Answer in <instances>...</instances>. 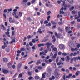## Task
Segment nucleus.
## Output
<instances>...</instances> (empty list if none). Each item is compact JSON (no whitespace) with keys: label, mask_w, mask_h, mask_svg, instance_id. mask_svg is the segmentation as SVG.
<instances>
[{"label":"nucleus","mask_w":80,"mask_h":80,"mask_svg":"<svg viewBox=\"0 0 80 80\" xmlns=\"http://www.w3.org/2000/svg\"><path fill=\"white\" fill-rule=\"evenodd\" d=\"M7 14L8 15H11V12H10V11H8L7 12Z\"/></svg>","instance_id":"nucleus-39"},{"label":"nucleus","mask_w":80,"mask_h":80,"mask_svg":"<svg viewBox=\"0 0 80 80\" xmlns=\"http://www.w3.org/2000/svg\"><path fill=\"white\" fill-rule=\"evenodd\" d=\"M51 75V72H49L48 73L47 76L48 77H50Z\"/></svg>","instance_id":"nucleus-38"},{"label":"nucleus","mask_w":80,"mask_h":80,"mask_svg":"<svg viewBox=\"0 0 80 80\" xmlns=\"http://www.w3.org/2000/svg\"><path fill=\"white\" fill-rule=\"evenodd\" d=\"M3 15L4 18H7V16H6V14H5V13H3Z\"/></svg>","instance_id":"nucleus-47"},{"label":"nucleus","mask_w":80,"mask_h":80,"mask_svg":"<svg viewBox=\"0 0 80 80\" xmlns=\"http://www.w3.org/2000/svg\"><path fill=\"white\" fill-rule=\"evenodd\" d=\"M22 62H20L18 64V68H20L22 67Z\"/></svg>","instance_id":"nucleus-11"},{"label":"nucleus","mask_w":80,"mask_h":80,"mask_svg":"<svg viewBox=\"0 0 80 80\" xmlns=\"http://www.w3.org/2000/svg\"><path fill=\"white\" fill-rule=\"evenodd\" d=\"M66 32H68V30H70V27H67L66 28Z\"/></svg>","instance_id":"nucleus-24"},{"label":"nucleus","mask_w":80,"mask_h":80,"mask_svg":"<svg viewBox=\"0 0 80 80\" xmlns=\"http://www.w3.org/2000/svg\"><path fill=\"white\" fill-rule=\"evenodd\" d=\"M12 19H13V18H9V21L11 23H14L15 22V20Z\"/></svg>","instance_id":"nucleus-6"},{"label":"nucleus","mask_w":80,"mask_h":80,"mask_svg":"<svg viewBox=\"0 0 80 80\" xmlns=\"http://www.w3.org/2000/svg\"><path fill=\"white\" fill-rule=\"evenodd\" d=\"M57 53H55L54 56H52V58L54 59H55L56 58V57H57Z\"/></svg>","instance_id":"nucleus-20"},{"label":"nucleus","mask_w":80,"mask_h":80,"mask_svg":"<svg viewBox=\"0 0 80 80\" xmlns=\"http://www.w3.org/2000/svg\"><path fill=\"white\" fill-rule=\"evenodd\" d=\"M80 73V71H78L76 73V76H78V75H79V73Z\"/></svg>","instance_id":"nucleus-27"},{"label":"nucleus","mask_w":80,"mask_h":80,"mask_svg":"<svg viewBox=\"0 0 80 80\" xmlns=\"http://www.w3.org/2000/svg\"><path fill=\"white\" fill-rule=\"evenodd\" d=\"M52 50L54 52H55L56 53H57L58 52V50H57V48H54Z\"/></svg>","instance_id":"nucleus-14"},{"label":"nucleus","mask_w":80,"mask_h":80,"mask_svg":"<svg viewBox=\"0 0 80 80\" xmlns=\"http://www.w3.org/2000/svg\"><path fill=\"white\" fill-rule=\"evenodd\" d=\"M70 57L68 56H67L66 57V60L67 62H69V61L70 60Z\"/></svg>","instance_id":"nucleus-9"},{"label":"nucleus","mask_w":80,"mask_h":80,"mask_svg":"<svg viewBox=\"0 0 80 80\" xmlns=\"http://www.w3.org/2000/svg\"><path fill=\"white\" fill-rule=\"evenodd\" d=\"M6 51H7V52H9V51H10V49H9V48H7L6 49Z\"/></svg>","instance_id":"nucleus-53"},{"label":"nucleus","mask_w":80,"mask_h":80,"mask_svg":"<svg viewBox=\"0 0 80 80\" xmlns=\"http://www.w3.org/2000/svg\"><path fill=\"white\" fill-rule=\"evenodd\" d=\"M4 45L2 46V49H4L5 48V47H7V45L6 44L5 42H4Z\"/></svg>","instance_id":"nucleus-12"},{"label":"nucleus","mask_w":80,"mask_h":80,"mask_svg":"<svg viewBox=\"0 0 80 80\" xmlns=\"http://www.w3.org/2000/svg\"><path fill=\"white\" fill-rule=\"evenodd\" d=\"M8 10L9 12H11V11H12V8L8 9Z\"/></svg>","instance_id":"nucleus-50"},{"label":"nucleus","mask_w":80,"mask_h":80,"mask_svg":"<svg viewBox=\"0 0 80 80\" xmlns=\"http://www.w3.org/2000/svg\"><path fill=\"white\" fill-rule=\"evenodd\" d=\"M2 71H3L4 74H7V73H8L9 72L8 70H2Z\"/></svg>","instance_id":"nucleus-10"},{"label":"nucleus","mask_w":80,"mask_h":80,"mask_svg":"<svg viewBox=\"0 0 80 80\" xmlns=\"http://www.w3.org/2000/svg\"><path fill=\"white\" fill-rule=\"evenodd\" d=\"M36 46V45H35L34 46H33L32 47V49L33 50H35V47Z\"/></svg>","instance_id":"nucleus-51"},{"label":"nucleus","mask_w":80,"mask_h":80,"mask_svg":"<svg viewBox=\"0 0 80 80\" xmlns=\"http://www.w3.org/2000/svg\"><path fill=\"white\" fill-rule=\"evenodd\" d=\"M14 42H15V40L12 39V41L9 42V43L10 44H13V43H14Z\"/></svg>","instance_id":"nucleus-18"},{"label":"nucleus","mask_w":80,"mask_h":80,"mask_svg":"<svg viewBox=\"0 0 80 80\" xmlns=\"http://www.w3.org/2000/svg\"><path fill=\"white\" fill-rule=\"evenodd\" d=\"M73 9H74V7L73 6L72 7H71V8L70 9V10L71 11H72V10H73Z\"/></svg>","instance_id":"nucleus-42"},{"label":"nucleus","mask_w":80,"mask_h":80,"mask_svg":"<svg viewBox=\"0 0 80 80\" xmlns=\"http://www.w3.org/2000/svg\"><path fill=\"white\" fill-rule=\"evenodd\" d=\"M3 61L4 62H8V59H7V58H4L3 59Z\"/></svg>","instance_id":"nucleus-19"},{"label":"nucleus","mask_w":80,"mask_h":80,"mask_svg":"<svg viewBox=\"0 0 80 80\" xmlns=\"http://www.w3.org/2000/svg\"><path fill=\"white\" fill-rule=\"evenodd\" d=\"M73 58H72L71 59V61H70V63H73Z\"/></svg>","instance_id":"nucleus-37"},{"label":"nucleus","mask_w":80,"mask_h":80,"mask_svg":"<svg viewBox=\"0 0 80 80\" xmlns=\"http://www.w3.org/2000/svg\"><path fill=\"white\" fill-rule=\"evenodd\" d=\"M69 45L71 48L75 47V45L73 44V42L72 41L69 42Z\"/></svg>","instance_id":"nucleus-4"},{"label":"nucleus","mask_w":80,"mask_h":80,"mask_svg":"<svg viewBox=\"0 0 80 80\" xmlns=\"http://www.w3.org/2000/svg\"><path fill=\"white\" fill-rule=\"evenodd\" d=\"M48 40V39H46L45 40H42V41H41V42H46V41H47Z\"/></svg>","instance_id":"nucleus-33"},{"label":"nucleus","mask_w":80,"mask_h":80,"mask_svg":"<svg viewBox=\"0 0 80 80\" xmlns=\"http://www.w3.org/2000/svg\"><path fill=\"white\" fill-rule=\"evenodd\" d=\"M58 47L61 50H63V49H65V46H64V45L63 44H59V45Z\"/></svg>","instance_id":"nucleus-5"},{"label":"nucleus","mask_w":80,"mask_h":80,"mask_svg":"<svg viewBox=\"0 0 80 80\" xmlns=\"http://www.w3.org/2000/svg\"><path fill=\"white\" fill-rule=\"evenodd\" d=\"M17 53H18V54L21 53V51H19V50H18V51H17Z\"/></svg>","instance_id":"nucleus-64"},{"label":"nucleus","mask_w":80,"mask_h":80,"mask_svg":"<svg viewBox=\"0 0 80 80\" xmlns=\"http://www.w3.org/2000/svg\"><path fill=\"white\" fill-rule=\"evenodd\" d=\"M77 48H80V44H78L77 46Z\"/></svg>","instance_id":"nucleus-62"},{"label":"nucleus","mask_w":80,"mask_h":80,"mask_svg":"<svg viewBox=\"0 0 80 80\" xmlns=\"http://www.w3.org/2000/svg\"><path fill=\"white\" fill-rule=\"evenodd\" d=\"M35 79H39L40 77H39V76H36L35 77Z\"/></svg>","instance_id":"nucleus-31"},{"label":"nucleus","mask_w":80,"mask_h":80,"mask_svg":"<svg viewBox=\"0 0 80 80\" xmlns=\"http://www.w3.org/2000/svg\"><path fill=\"white\" fill-rule=\"evenodd\" d=\"M62 55L63 56H66V55H67V53L65 52H64V53H62Z\"/></svg>","instance_id":"nucleus-29"},{"label":"nucleus","mask_w":80,"mask_h":80,"mask_svg":"<svg viewBox=\"0 0 80 80\" xmlns=\"http://www.w3.org/2000/svg\"><path fill=\"white\" fill-rule=\"evenodd\" d=\"M66 72H67V73H69V70H68V69H66Z\"/></svg>","instance_id":"nucleus-63"},{"label":"nucleus","mask_w":80,"mask_h":80,"mask_svg":"<svg viewBox=\"0 0 80 80\" xmlns=\"http://www.w3.org/2000/svg\"><path fill=\"white\" fill-rule=\"evenodd\" d=\"M28 75H30V76L32 75V73H31V72H28Z\"/></svg>","instance_id":"nucleus-59"},{"label":"nucleus","mask_w":80,"mask_h":80,"mask_svg":"<svg viewBox=\"0 0 80 80\" xmlns=\"http://www.w3.org/2000/svg\"><path fill=\"white\" fill-rule=\"evenodd\" d=\"M6 34L7 35H8V37H10V38H11V39H12V38L10 37V32H6Z\"/></svg>","instance_id":"nucleus-13"},{"label":"nucleus","mask_w":80,"mask_h":80,"mask_svg":"<svg viewBox=\"0 0 80 80\" xmlns=\"http://www.w3.org/2000/svg\"><path fill=\"white\" fill-rule=\"evenodd\" d=\"M19 77H22V73H20V74H19L18 76V78H19Z\"/></svg>","instance_id":"nucleus-46"},{"label":"nucleus","mask_w":80,"mask_h":80,"mask_svg":"<svg viewBox=\"0 0 80 80\" xmlns=\"http://www.w3.org/2000/svg\"><path fill=\"white\" fill-rule=\"evenodd\" d=\"M41 60H39L36 63V65H38V64H40L41 63Z\"/></svg>","instance_id":"nucleus-21"},{"label":"nucleus","mask_w":80,"mask_h":80,"mask_svg":"<svg viewBox=\"0 0 80 80\" xmlns=\"http://www.w3.org/2000/svg\"><path fill=\"white\" fill-rule=\"evenodd\" d=\"M32 78H33H33L32 76L29 77L28 78V79L29 80H32Z\"/></svg>","instance_id":"nucleus-34"},{"label":"nucleus","mask_w":80,"mask_h":80,"mask_svg":"<svg viewBox=\"0 0 80 80\" xmlns=\"http://www.w3.org/2000/svg\"><path fill=\"white\" fill-rule=\"evenodd\" d=\"M38 32L40 34H42V29H39L38 30Z\"/></svg>","instance_id":"nucleus-22"},{"label":"nucleus","mask_w":80,"mask_h":80,"mask_svg":"<svg viewBox=\"0 0 80 80\" xmlns=\"http://www.w3.org/2000/svg\"><path fill=\"white\" fill-rule=\"evenodd\" d=\"M40 22L41 25H42V24H43V19H41L40 21Z\"/></svg>","instance_id":"nucleus-28"},{"label":"nucleus","mask_w":80,"mask_h":80,"mask_svg":"<svg viewBox=\"0 0 80 80\" xmlns=\"http://www.w3.org/2000/svg\"><path fill=\"white\" fill-rule=\"evenodd\" d=\"M38 68L39 70H42V67L41 66H39Z\"/></svg>","instance_id":"nucleus-55"},{"label":"nucleus","mask_w":80,"mask_h":80,"mask_svg":"<svg viewBox=\"0 0 80 80\" xmlns=\"http://www.w3.org/2000/svg\"><path fill=\"white\" fill-rule=\"evenodd\" d=\"M48 23V22L47 21H45L44 22V24H46V23Z\"/></svg>","instance_id":"nucleus-56"},{"label":"nucleus","mask_w":80,"mask_h":80,"mask_svg":"<svg viewBox=\"0 0 80 80\" xmlns=\"http://www.w3.org/2000/svg\"><path fill=\"white\" fill-rule=\"evenodd\" d=\"M8 68H11V67H12V63H11L10 62H9L8 63Z\"/></svg>","instance_id":"nucleus-15"},{"label":"nucleus","mask_w":80,"mask_h":80,"mask_svg":"<svg viewBox=\"0 0 80 80\" xmlns=\"http://www.w3.org/2000/svg\"><path fill=\"white\" fill-rule=\"evenodd\" d=\"M13 15L15 16V18H16L19 19V18L21 17H22V16L23 14L22 13V12H19L18 15H16V13H15V12H14L13 13Z\"/></svg>","instance_id":"nucleus-1"},{"label":"nucleus","mask_w":80,"mask_h":80,"mask_svg":"<svg viewBox=\"0 0 80 80\" xmlns=\"http://www.w3.org/2000/svg\"><path fill=\"white\" fill-rule=\"evenodd\" d=\"M12 68L13 69H15V65L13 64L12 65Z\"/></svg>","instance_id":"nucleus-44"},{"label":"nucleus","mask_w":80,"mask_h":80,"mask_svg":"<svg viewBox=\"0 0 80 80\" xmlns=\"http://www.w3.org/2000/svg\"><path fill=\"white\" fill-rule=\"evenodd\" d=\"M45 74H46V72H44V74H43L42 75V77L43 78H45Z\"/></svg>","instance_id":"nucleus-36"},{"label":"nucleus","mask_w":80,"mask_h":80,"mask_svg":"<svg viewBox=\"0 0 80 80\" xmlns=\"http://www.w3.org/2000/svg\"><path fill=\"white\" fill-rule=\"evenodd\" d=\"M61 60L62 61H65V58H61Z\"/></svg>","instance_id":"nucleus-61"},{"label":"nucleus","mask_w":80,"mask_h":80,"mask_svg":"<svg viewBox=\"0 0 80 80\" xmlns=\"http://www.w3.org/2000/svg\"><path fill=\"white\" fill-rule=\"evenodd\" d=\"M67 7V5L65 4V5H64V7H65L64 8V10H66L67 9V8H66L65 7Z\"/></svg>","instance_id":"nucleus-54"},{"label":"nucleus","mask_w":80,"mask_h":80,"mask_svg":"<svg viewBox=\"0 0 80 80\" xmlns=\"http://www.w3.org/2000/svg\"><path fill=\"white\" fill-rule=\"evenodd\" d=\"M68 1L69 3H73V0H68Z\"/></svg>","instance_id":"nucleus-17"},{"label":"nucleus","mask_w":80,"mask_h":80,"mask_svg":"<svg viewBox=\"0 0 80 80\" xmlns=\"http://www.w3.org/2000/svg\"><path fill=\"white\" fill-rule=\"evenodd\" d=\"M75 23V21H72L71 22V24H72V25L74 24Z\"/></svg>","instance_id":"nucleus-58"},{"label":"nucleus","mask_w":80,"mask_h":80,"mask_svg":"<svg viewBox=\"0 0 80 80\" xmlns=\"http://www.w3.org/2000/svg\"><path fill=\"white\" fill-rule=\"evenodd\" d=\"M46 45H47V48L48 49V50L50 51V52L51 51V49L50 48V45H52V44L51 43H46Z\"/></svg>","instance_id":"nucleus-2"},{"label":"nucleus","mask_w":80,"mask_h":80,"mask_svg":"<svg viewBox=\"0 0 80 80\" xmlns=\"http://www.w3.org/2000/svg\"><path fill=\"white\" fill-rule=\"evenodd\" d=\"M21 51H25V48H21Z\"/></svg>","instance_id":"nucleus-57"},{"label":"nucleus","mask_w":80,"mask_h":80,"mask_svg":"<svg viewBox=\"0 0 80 80\" xmlns=\"http://www.w3.org/2000/svg\"><path fill=\"white\" fill-rule=\"evenodd\" d=\"M76 55H77V53L76 52H74V53H71L70 54V56L72 57V56H74V57Z\"/></svg>","instance_id":"nucleus-8"},{"label":"nucleus","mask_w":80,"mask_h":80,"mask_svg":"<svg viewBox=\"0 0 80 80\" xmlns=\"http://www.w3.org/2000/svg\"><path fill=\"white\" fill-rule=\"evenodd\" d=\"M73 59L74 60V61H75V62H76V61H77V60H78V58H77V57H74L73 58Z\"/></svg>","instance_id":"nucleus-26"},{"label":"nucleus","mask_w":80,"mask_h":80,"mask_svg":"<svg viewBox=\"0 0 80 80\" xmlns=\"http://www.w3.org/2000/svg\"><path fill=\"white\" fill-rule=\"evenodd\" d=\"M59 75H60V74L58 73H56V77L57 78H58L59 77Z\"/></svg>","instance_id":"nucleus-23"},{"label":"nucleus","mask_w":80,"mask_h":80,"mask_svg":"<svg viewBox=\"0 0 80 80\" xmlns=\"http://www.w3.org/2000/svg\"><path fill=\"white\" fill-rule=\"evenodd\" d=\"M58 55H62V52H61V51H59L58 52Z\"/></svg>","instance_id":"nucleus-48"},{"label":"nucleus","mask_w":80,"mask_h":80,"mask_svg":"<svg viewBox=\"0 0 80 80\" xmlns=\"http://www.w3.org/2000/svg\"><path fill=\"white\" fill-rule=\"evenodd\" d=\"M29 45L30 46H33V44L32 43V42H31L29 43Z\"/></svg>","instance_id":"nucleus-60"},{"label":"nucleus","mask_w":80,"mask_h":80,"mask_svg":"<svg viewBox=\"0 0 80 80\" xmlns=\"http://www.w3.org/2000/svg\"><path fill=\"white\" fill-rule=\"evenodd\" d=\"M58 59H59V57H58L56 59V62H58Z\"/></svg>","instance_id":"nucleus-32"},{"label":"nucleus","mask_w":80,"mask_h":80,"mask_svg":"<svg viewBox=\"0 0 80 80\" xmlns=\"http://www.w3.org/2000/svg\"><path fill=\"white\" fill-rule=\"evenodd\" d=\"M50 16H49L47 18L48 21H49V20H50Z\"/></svg>","instance_id":"nucleus-41"},{"label":"nucleus","mask_w":80,"mask_h":80,"mask_svg":"<svg viewBox=\"0 0 80 80\" xmlns=\"http://www.w3.org/2000/svg\"><path fill=\"white\" fill-rule=\"evenodd\" d=\"M27 50H29V52H30V47H28L27 48Z\"/></svg>","instance_id":"nucleus-43"},{"label":"nucleus","mask_w":80,"mask_h":80,"mask_svg":"<svg viewBox=\"0 0 80 80\" xmlns=\"http://www.w3.org/2000/svg\"><path fill=\"white\" fill-rule=\"evenodd\" d=\"M62 0H60V1H58V3L59 4H60V3H61V2H62Z\"/></svg>","instance_id":"nucleus-49"},{"label":"nucleus","mask_w":80,"mask_h":80,"mask_svg":"<svg viewBox=\"0 0 80 80\" xmlns=\"http://www.w3.org/2000/svg\"><path fill=\"white\" fill-rule=\"evenodd\" d=\"M63 14L64 13V12L63 11H62V10H60V14Z\"/></svg>","instance_id":"nucleus-35"},{"label":"nucleus","mask_w":80,"mask_h":80,"mask_svg":"<svg viewBox=\"0 0 80 80\" xmlns=\"http://www.w3.org/2000/svg\"><path fill=\"white\" fill-rule=\"evenodd\" d=\"M50 13H51V11H49L48 12L47 14L48 15H49L50 14Z\"/></svg>","instance_id":"nucleus-40"},{"label":"nucleus","mask_w":80,"mask_h":80,"mask_svg":"<svg viewBox=\"0 0 80 80\" xmlns=\"http://www.w3.org/2000/svg\"><path fill=\"white\" fill-rule=\"evenodd\" d=\"M51 23L52 24H53V25H55V24H57V23L56 22H54L53 21H52Z\"/></svg>","instance_id":"nucleus-30"},{"label":"nucleus","mask_w":80,"mask_h":80,"mask_svg":"<svg viewBox=\"0 0 80 80\" xmlns=\"http://www.w3.org/2000/svg\"><path fill=\"white\" fill-rule=\"evenodd\" d=\"M55 34L56 37H58V38H63V36H62V35L60 34H58L57 32H55Z\"/></svg>","instance_id":"nucleus-3"},{"label":"nucleus","mask_w":80,"mask_h":80,"mask_svg":"<svg viewBox=\"0 0 80 80\" xmlns=\"http://www.w3.org/2000/svg\"><path fill=\"white\" fill-rule=\"evenodd\" d=\"M48 33H49L51 34V35H53V33L52 32L50 31L48 32Z\"/></svg>","instance_id":"nucleus-45"},{"label":"nucleus","mask_w":80,"mask_h":80,"mask_svg":"<svg viewBox=\"0 0 80 80\" xmlns=\"http://www.w3.org/2000/svg\"><path fill=\"white\" fill-rule=\"evenodd\" d=\"M63 65V62H58L57 63V65Z\"/></svg>","instance_id":"nucleus-25"},{"label":"nucleus","mask_w":80,"mask_h":80,"mask_svg":"<svg viewBox=\"0 0 80 80\" xmlns=\"http://www.w3.org/2000/svg\"><path fill=\"white\" fill-rule=\"evenodd\" d=\"M52 42H55V41H56V39H55V36H53L52 37Z\"/></svg>","instance_id":"nucleus-16"},{"label":"nucleus","mask_w":80,"mask_h":80,"mask_svg":"<svg viewBox=\"0 0 80 80\" xmlns=\"http://www.w3.org/2000/svg\"><path fill=\"white\" fill-rule=\"evenodd\" d=\"M35 39H33L32 40V43H36V42H35Z\"/></svg>","instance_id":"nucleus-52"},{"label":"nucleus","mask_w":80,"mask_h":80,"mask_svg":"<svg viewBox=\"0 0 80 80\" xmlns=\"http://www.w3.org/2000/svg\"><path fill=\"white\" fill-rule=\"evenodd\" d=\"M27 2H28V0H23V4L24 6H27Z\"/></svg>","instance_id":"nucleus-7"}]
</instances>
